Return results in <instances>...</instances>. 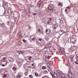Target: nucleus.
<instances>
[{"label": "nucleus", "instance_id": "obj_43", "mask_svg": "<svg viewBox=\"0 0 78 78\" xmlns=\"http://www.w3.org/2000/svg\"><path fill=\"white\" fill-rule=\"evenodd\" d=\"M50 58H51V57L50 56H49L47 58V59H50Z\"/></svg>", "mask_w": 78, "mask_h": 78}, {"label": "nucleus", "instance_id": "obj_22", "mask_svg": "<svg viewBox=\"0 0 78 78\" xmlns=\"http://www.w3.org/2000/svg\"><path fill=\"white\" fill-rule=\"evenodd\" d=\"M12 12V11L11 10V9H9L8 10V13H11Z\"/></svg>", "mask_w": 78, "mask_h": 78}, {"label": "nucleus", "instance_id": "obj_40", "mask_svg": "<svg viewBox=\"0 0 78 78\" xmlns=\"http://www.w3.org/2000/svg\"><path fill=\"white\" fill-rule=\"evenodd\" d=\"M42 78H47V76H43Z\"/></svg>", "mask_w": 78, "mask_h": 78}, {"label": "nucleus", "instance_id": "obj_3", "mask_svg": "<svg viewBox=\"0 0 78 78\" xmlns=\"http://www.w3.org/2000/svg\"><path fill=\"white\" fill-rule=\"evenodd\" d=\"M9 73L8 72H5L4 73L3 78H8L9 77Z\"/></svg>", "mask_w": 78, "mask_h": 78}, {"label": "nucleus", "instance_id": "obj_31", "mask_svg": "<svg viewBox=\"0 0 78 78\" xmlns=\"http://www.w3.org/2000/svg\"><path fill=\"white\" fill-rule=\"evenodd\" d=\"M21 77V75H19L16 77V78H20Z\"/></svg>", "mask_w": 78, "mask_h": 78}, {"label": "nucleus", "instance_id": "obj_33", "mask_svg": "<svg viewBox=\"0 0 78 78\" xmlns=\"http://www.w3.org/2000/svg\"><path fill=\"white\" fill-rule=\"evenodd\" d=\"M12 69L14 71H16V68L15 67H14Z\"/></svg>", "mask_w": 78, "mask_h": 78}, {"label": "nucleus", "instance_id": "obj_36", "mask_svg": "<svg viewBox=\"0 0 78 78\" xmlns=\"http://www.w3.org/2000/svg\"><path fill=\"white\" fill-rule=\"evenodd\" d=\"M50 75H51V76H52L53 78H54V76H53V74L51 73L50 72Z\"/></svg>", "mask_w": 78, "mask_h": 78}, {"label": "nucleus", "instance_id": "obj_55", "mask_svg": "<svg viewBox=\"0 0 78 78\" xmlns=\"http://www.w3.org/2000/svg\"><path fill=\"white\" fill-rule=\"evenodd\" d=\"M62 19H63L62 18H61L62 20Z\"/></svg>", "mask_w": 78, "mask_h": 78}, {"label": "nucleus", "instance_id": "obj_37", "mask_svg": "<svg viewBox=\"0 0 78 78\" xmlns=\"http://www.w3.org/2000/svg\"><path fill=\"white\" fill-rule=\"evenodd\" d=\"M4 23H3L2 24H1V26H2V27H4L5 26V24H4Z\"/></svg>", "mask_w": 78, "mask_h": 78}, {"label": "nucleus", "instance_id": "obj_57", "mask_svg": "<svg viewBox=\"0 0 78 78\" xmlns=\"http://www.w3.org/2000/svg\"><path fill=\"white\" fill-rule=\"evenodd\" d=\"M50 36H51V35Z\"/></svg>", "mask_w": 78, "mask_h": 78}, {"label": "nucleus", "instance_id": "obj_11", "mask_svg": "<svg viewBox=\"0 0 78 78\" xmlns=\"http://www.w3.org/2000/svg\"><path fill=\"white\" fill-rule=\"evenodd\" d=\"M68 76L69 78H72V76H73V74L72 73H69L68 75Z\"/></svg>", "mask_w": 78, "mask_h": 78}, {"label": "nucleus", "instance_id": "obj_50", "mask_svg": "<svg viewBox=\"0 0 78 78\" xmlns=\"http://www.w3.org/2000/svg\"><path fill=\"white\" fill-rule=\"evenodd\" d=\"M60 32H61V33H62V34H63L62 32L61 31H60Z\"/></svg>", "mask_w": 78, "mask_h": 78}, {"label": "nucleus", "instance_id": "obj_16", "mask_svg": "<svg viewBox=\"0 0 78 78\" xmlns=\"http://www.w3.org/2000/svg\"><path fill=\"white\" fill-rule=\"evenodd\" d=\"M3 62H6V64L5 65L4 64H1V66H2V67H5V66H6L7 65V61H3Z\"/></svg>", "mask_w": 78, "mask_h": 78}, {"label": "nucleus", "instance_id": "obj_13", "mask_svg": "<svg viewBox=\"0 0 78 78\" xmlns=\"http://www.w3.org/2000/svg\"><path fill=\"white\" fill-rule=\"evenodd\" d=\"M8 60L10 62H13V59H12V58L11 57H8Z\"/></svg>", "mask_w": 78, "mask_h": 78}, {"label": "nucleus", "instance_id": "obj_14", "mask_svg": "<svg viewBox=\"0 0 78 78\" xmlns=\"http://www.w3.org/2000/svg\"><path fill=\"white\" fill-rule=\"evenodd\" d=\"M70 59L72 62H73V55H70L69 57Z\"/></svg>", "mask_w": 78, "mask_h": 78}, {"label": "nucleus", "instance_id": "obj_20", "mask_svg": "<svg viewBox=\"0 0 78 78\" xmlns=\"http://www.w3.org/2000/svg\"><path fill=\"white\" fill-rule=\"evenodd\" d=\"M53 74L54 76H55V77H56V78H58V75L57 74V73H53Z\"/></svg>", "mask_w": 78, "mask_h": 78}, {"label": "nucleus", "instance_id": "obj_52", "mask_svg": "<svg viewBox=\"0 0 78 78\" xmlns=\"http://www.w3.org/2000/svg\"><path fill=\"white\" fill-rule=\"evenodd\" d=\"M24 52L22 51V53H24Z\"/></svg>", "mask_w": 78, "mask_h": 78}, {"label": "nucleus", "instance_id": "obj_46", "mask_svg": "<svg viewBox=\"0 0 78 78\" xmlns=\"http://www.w3.org/2000/svg\"><path fill=\"white\" fill-rule=\"evenodd\" d=\"M19 54H21V53H22V51H20L19 52Z\"/></svg>", "mask_w": 78, "mask_h": 78}, {"label": "nucleus", "instance_id": "obj_39", "mask_svg": "<svg viewBox=\"0 0 78 78\" xmlns=\"http://www.w3.org/2000/svg\"><path fill=\"white\" fill-rule=\"evenodd\" d=\"M6 59V57H4L2 58L3 60H5V59Z\"/></svg>", "mask_w": 78, "mask_h": 78}, {"label": "nucleus", "instance_id": "obj_38", "mask_svg": "<svg viewBox=\"0 0 78 78\" xmlns=\"http://www.w3.org/2000/svg\"><path fill=\"white\" fill-rule=\"evenodd\" d=\"M75 64H78V61H75Z\"/></svg>", "mask_w": 78, "mask_h": 78}, {"label": "nucleus", "instance_id": "obj_29", "mask_svg": "<svg viewBox=\"0 0 78 78\" xmlns=\"http://www.w3.org/2000/svg\"><path fill=\"white\" fill-rule=\"evenodd\" d=\"M31 66L32 68H33V69H34V68H35V66H34V65L33 64H32Z\"/></svg>", "mask_w": 78, "mask_h": 78}, {"label": "nucleus", "instance_id": "obj_28", "mask_svg": "<svg viewBox=\"0 0 78 78\" xmlns=\"http://www.w3.org/2000/svg\"><path fill=\"white\" fill-rule=\"evenodd\" d=\"M57 72L59 74H61V73H62V72L59 70H57Z\"/></svg>", "mask_w": 78, "mask_h": 78}, {"label": "nucleus", "instance_id": "obj_45", "mask_svg": "<svg viewBox=\"0 0 78 78\" xmlns=\"http://www.w3.org/2000/svg\"><path fill=\"white\" fill-rule=\"evenodd\" d=\"M48 68H49V69H51V68L50 67V66L48 65Z\"/></svg>", "mask_w": 78, "mask_h": 78}, {"label": "nucleus", "instance_id": "obj_6", "mask_svg": "<svg viewBox=\"0 0 78 78\" xmlns=\"http://www.w3.org/2000/svg\"><path fill=\"white\" fill-rule=\"evenodd\" d=\"M53 8H55V6L53 4H51L49 6L48 9H49V10H50V11H51L52 9H53Z\"/></svg>", "mask_w": 78, "mask_h": 78}, {"label": "nucleus", "instance_id": "obj_23", "mask_svg": "<svg viewBox=\"0 0 78 78\" xmlns=\"http://www.w3.org/2000/svg\"><path fill=\"white\" fill-rule=\"evenodd\" d=\"M59 51L60 53H64V51L62 49H60V50H59Z\"/></svg>", "mask_w": 78, "mask_h": 78}, {"label": "nucleus", "instance_id": "obj_49", "mask_svg": "<svg viewBox=\"0 0 78 78\" xmlns=\"http://www.w3.org/2000/svg\"><path fill=\"white\" fill-rule=\"evenodd\" d=\"M50 49H51V50H53V49H54V47H53V48H50Z\"/></svg>", "mask_w": 78, "mask_h": 78}, {"label": "nucleus", "instance_id": "obj_18", "mask_svg": "<svg viewBox=\"0 0 78 78\" xmlns=\"http://www.w3.org/2000/svg\"><path fill=\"white\" fill-rule=\"evenodd\" d=\"M38 31V32H40V33H42V30H41V29H39L38 30V29H37V32Z\"/></svg>", "mask_w": 78, "mask_h": 78}, {"label": "nucleus", "instance_id": "obj_8", "mask_svg": "<svg viewBox=\"0 0 78 78\" xmlns=\"http://www.w3.org/2000/svg\"><path fill=\"white\" fill-rule=\"evenodd\" d=\"M30 11L29 9H28L26 10V13L27 16H30Z\"/></svg>", "mask_w": 78, "mask_h": 78}, {"label": "nucleus", "instance_id": "obj_47", "mask_svg": "<svg viewBox=\"0 0 78 78\" xmlns=\"http://www.w3.org/2000/svg\"><path fill=\"white\" fill-rule=\"evenodd\" d=\"M36 13H33V15H34V16H35V15H36Z\"/></svg>", "mask_w": 78, "mask_h": 78}, {"label": "nucleus", "instance_id": "obj_17", "mask_svg": "<svg viewBox=\"0 0 78 78\" xmlns=\"http://www.w3.org/2000/svg\"><path fill=\"white\" fill-rule=\"evenodd\" d=\"M12 22H9V21L7 22V24L8 25H9V26H10V25H12Z\"/></svg>", "mask_w": 78, "mask_h": 78}, {"label": "nucleus", "instance_id": "obj_41", "mask_svg": "<svg viewBox=\"0 0 78 78\" xmlns=\"http://www.w3.org/2000/svg\"><path fill=\"white\" fill-rule=\"evenodd\" d=\"M58 5L59 6H62V5L61 4V3L59 2V3H58Z\"/></svg>", "mask_w": 78, "mask_h": 78}, {"label": "nucleus", "instance_id": "obj_30", "mask_svg": "<svg viewBox=\"0 0 78 78\" xmlns=\"http://www.w3.org/2000/svg\"><path fill=\"white\" fill-rule=\"evenodd\" d=\"M46 67L45 66H43L42 68V69H43V70H45V69H46Z\"/></svg>", "mask_w": 78, "mask_h": 78}, {"label": "nucleus", "instance_id": "obj_5", "mask_svg": "<svg viewBox=\"0 0 78 78\" xmlns=\"http://www.w3.org/2000/svg\"><path fill=\"white\" fill-rule=\"evenodd\" d=\"M70 42L72 44H74L76 42V40L75 38L73 37H72L70 38Z\"/></svg>", "mask_w": 78, "mask_h": 78}, {"label": "nucleus", "instance_id": "obj_32", "mask_svg": "<svg viewBox=\"0 0 78 78\" xmlns=\"http://www.w3.org/2000/svg\"><path fill=\"white\" fill-rule=\"evenodd\" d=\"M32 57L30 56L29 57L28 59L30 61H32L31 59H32Z\"/></svg>", "mask_w": 78, "mask_h": 78}, {"label": "nucleus", "instance_id": "obj_26", "mask_svg": "<svg viewBox=\"0 0 78 78\" xmlns=\"http://www.w3.org/2000/svg\"><path fill=\"white\" fill-rule=\"evenodd\" d=\"M49 48V46H48V44H47L45 46L44 48Z\"/></svg>", "mask_w": 78, "mask_h": 78}, {"label": "nucleus", "instance_id": "obj_24", "mask_svg": "<svg viewBox=\"0 0 78 78\" xmlns=\"http://www.w3.org/2000/svg\"><path fill=\"white\" fill-rule=\"evenodd\" d=\"M2 6H3V7H4V9H5H5H6V4H3V5H2Z\"/></svg>", "mask_w": 78, "mask_h": 78}, {"label": "nucleus", "instance_id": "obj_12", "mask_svg": "<svg viewBox=\"0 0 78 78\" xmlns=\"http://www.w3.org/2000/svg\"><path fill=\"white\" fill-rule=\"evenodd\" d=\"M52 27L54 29H56L58 27V24H53L52 26Z\"/></svg>", "mask_w": 78, "mask_h": 78}, {"label": "nucleus", "instance_id": "obj_9", "mask_svg": "<svg viewBox=\"0 0 78 78\" xmlns=\"http://www.w3.org/2000/svg\"><path fill=\"white\" fill-rule=\"evenodd\" d=\"M69 11H70V8L69 7L66 8L65 11L66 13H68Z\"/></svg>", "mask_w": 78, "mask_h": 78}, {"label": "nucleus", "instance_id": "obj_25", "mask_svg": "<svg viewBox=\"0 0 78 78\" xmlns=\"http://www.w3.org/2000/svg\"><path fill=\"white\" fill-rule=\"evenodd\" d=\"M35 75L36 76H37V77H38L39 76V74H38V73L37 72L35 73Z\"/></svg>", "mask_w": 78, "mask_h": 78}, {"label": "nucleus", "instance_id": "obj_54", "mask_svg": "<svg viewBox=\"0 0 78 78\" xmlns=\"http://www.w3.org/2000/svg\"><path fill=\"white\" fill-rule=\"evenodd\" d=\"M30 28H31V27H30Z\"/></svg>", "mask_w": 78, "mask_h": 78}, {"label": "nucleus", "instance_id": "obj_15", "mask_svg": "<svg viewBox=\"0 0 78 78\" xmlns=\"http://www.w3.org/2000/svg\"><path fill=\"white\" fill-rule=\"evenodd\" d=\"M62 78H67V75H64L63 74H62L61 75Z\"/></svg>", "mask_w": 78, "mask_h": 78}, {"label": "nucleus", "instance_id": "obj_27", "mask_svg": "<svg viewBox=\"0 0 78 78\" xmlns=\"http://www.w3.org/2000/svg\"><path fill=\"white\" fill-rule=\"evenodd\" d=\"M76 58L77 61H78V54H77L76 55Z\"/></svg>", "mask_w": 78, "mask_h": 78}, {"label": "nucleus", "instance_id": "obj_56", "mask_svg": "<svg viewBox=\"0 0 78 78\" xmlns=\"http://www.w3.org/2000/svg\"><path fill=\"white\" fill-rule=\"evenodd\" d=\"M17 19V18H16V19Z\"/></svg>", "mask_w": 78, "mask_h": 78}, {"label": "nucleus", "instance_id": "obj_48", "mask_svg": "<svg viewBox=\"0 0 78 78\" xmlns=\"http://www.w3.org/2000/svg\"><path fill=\"white\" fill-rule=\"evenodd\" d=\"M48 65H50V66H51V64H50V63H48Z\"/></svg>", "mask_w": 78, "mask_h": 78}, {"label": "nucleus", "instance_id": "obj_1", "mask_svg": "<svg viewBox=\"0 0 78 78\" xmlns=\"http://www.w3.org/2000/svg\"><path fill=\"white\" fill-rule=\"evenodd\" d=\"M37 42L40 45H42L45 44V41L41 39H39L37 41Z\"/></svg>", "mask_w": 78, "mask_h": 78}, {"label": "nucleus", "instance_id": "obj_53", "mask_svg": "<svg viewBox=\"0 0 78 78\" xmlns=\"http://www.w3.org/2000/svg\"><path fill=\"white\" fill-rule=\"evenodd\" d=\"M54 54L53 53H52V55H54Z\"/></svg>", "mask_w": 78, "mask_h": 78}, {"label": "nucleus", "instance_id": "obj_42", "mask_svg": "<svg viewBox=\"0 0 78 78\" xmlns=\"http://www.w3.org/2000/svg\"><path fill=\"white\" fill-rule=\"evenodd\" d=\"M24 74H25V75L26 76L28 75V73H27V72H25V73H24Z\"/></svg>", "mask_w": 78, "mask_h": 78}, {"label": "nucleus", "instance_id": "obj_2", "mask_svg": "<svg viewBox=\"0 0 78 78\" xmlns=\"http://www.w3.org/2000/svg\"><path fill=\"white\" fill-rule=\"evenodd\" d=\"M48 23L49 25H51V24H52V23H53L54 21L52 18H50L48 19Z\"/></svg>", "mask_w": 78, "mask_h": 78}, {"label": "nucleus", "instance_id": "obj_34", "mask_svg": "<svg viewBox=\"0 0 78 78\" xmlns=\"http://www.w3.org/2000/svg\"><path fill=\"white\" fill-rule=\"evenodd\" d=\"M29 77L30 78H33V76L32 75H30L29 76Z\"/></svg>", "mask_w": 78, "mask_h": 78}, {"label": "nucleus", "instance_id": "obj_10", "mask_svg": "<svg viewBox=\"0 0 78 78\" xmlns=\"http://www.w3.org/2000/svg\"><path fill=\"white\" fill-rule=\"evenodd\" d=\"M42 0H39L38 1V2L37 3V6H39L40 5H41V3H42V2H41Z\"/></svg>", "mask_w": 78, "mask_h": 78}, {"label": "nucleus", "instance_id": "obj_44", "mask_svg": "<svg viewBox=\"0 0 78 78\" xmlns=\"http://www.w3.org/2000/svg\"><path fill=\"white\" fill-rule=\"evenodd\" d=\"M44 73H48V71H45Z\"/></svg>", "mask_w": 78, "mask_h": 78}, {"label": "nucleus", "instance_id": "obj_19", "mask_svg": "<svg viewBox=\"0 0 78 78\" xmlns=\"http://www.w3.org/2000/svg\"><path fill=\"white\" fill-rule=\"evenodd\" d=\"M48 45L49 47V50H50V48H53V47H51V44H48Z\"/></svg>", "mask_w": 78, "mask_h": 78}, {"label": "nucleus", "instance_id": "obj_35", "mask_svg": "<svg viewBox=\"0 0 78 78\" xmlns=\"http://www.w3.org/2000/svg\"><path fill=\"white\" fill-rule=\"evenodd\" d=\"M23 42H24V43H27V41H26L25 40L23 39Z\"/></svg>", "mask_w": 78, "mask_h": 78}, {"label": "nucleus", "instance_id": "obj_7", "mask_svg": "<svg viewBox=\"0 0 78 78\" xmlns=\"http://www.w3.org/2000/svg\"><path fill=\"white\" fill-rule=\"evenodd\" d=\"M45 33L47 34H49L51 33V30L50 29H46L45 30Z\"/></svg>", "mask_w": 78, "mask_h": 78}, {"label": "nucleus", "instance_id": "obj_4", "mask_svg": "<svg viewBox=\"0 0 78 78\" xmlns=\"http://www.w3.org/2000/svg\"><path fill=\"white\" fill-rule=\"evenodd\" d=\"M37 38V37L35 35H33L30 36V39L32 41H35Z\"/></svg>", "mask_w": 78, "mask_h": 78}, {"label": "nucleus", "instance_id": "obj_51", "mask_svg": "<svg viewBox=\"0 0 78 78\" xmlns=\"http://www.w3.org/2000/svg\"><path fill=\"white\" fill-rule=\"evenodd\" d=\"M53 49L54 50H56V49H55L54 48Z\"/></svg>", "mask_w": 78, "mask_h": 78}, {"label": "nucleus", "instance_id": "obj_21", "mask_svg": "<svg viewBox=\"0 0 78 78\" xmlns=\"http://www.w3.org/2000/svg\"><path fill=\"white\" fill-rule=\"evenodd\" d=\"M76 49V47L75 46H73L72 48V50H73V51H75Z\"/></svg>", "mask_w": 78, "mask_h": 78}]
</instances>
